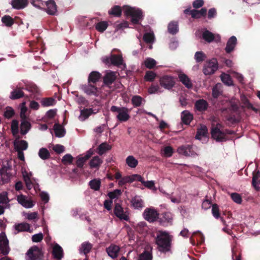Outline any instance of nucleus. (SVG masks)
Segmentation results:
<instances>
[{"label":"nucleus","mask_w":260,"mask_h":260,"mask_svg":"<svg viewBox=\"0 0 260 260\" xmlns=\"http://www.w3.org/2000/svg\"><path fill=\"white\" fill-rule=\"evenodd\" d=\"M172 237L166 231H159L157 232L156 243L159 251L167 252L170 250Z\"/></svg>","instance_id":"nucleus-1"},{"label":"nucleus","mask_w":260,"mask_h":260,"mask_svg":"<svg viewBox=\"0 0 260 260\" xmlns=\"http://www.w3.org/2000/svg\"><path fill=\"white\" fill-rule=\"evenodd\" d=\"M124 14L127 16H131V21L134 24H138L140 21L143 19L142 11L139 9L125 6L124 7Z\"/></svg>","instance_id":"nucleus-2"},{"label":"nucleus","mask_w":260,"mask_h":260,"mask_svg":"<svg viewBox=\"0 0 260 260\" xmlns=\"http://www.w3.org/2000/svg\"><path fill=\"white\" fill-rule=\"evenodd\" d=\"M220 124H217L216 126L213 127L211 129V134L212 138L217 142H224L227 140L226 135H233L234 131L226 129L222 131L218 127Z\"/></svg>","instance_id":"nucleus-3"},{"label":"nucleus","mask_w":260,"mask_h":260,"mask_svg":"<svg viewBox=\"0 0 260 260\" xmlns=\"http://www.w3.org/2000/svg\"><path fill=\"white\" fill-rule=\"evenodd\" d=\"M110 110L112 112H117L118 113L116 118L120 122L127 121L130 118L129 110L126 107H118L116 106H112Z\"/></svg>","instance_id":"nucleus-4"},{"label":"nucleus","mask_w":260,"mask_h":260,"mask_svg":"<svg viewBox=\"0 0 260 260\" xmlns=\"http://www.w3.org/2000/svg\"><path fill=\"white\" fill-rule=\"evenodd\" d=\"M12 170V166L7 161L6 164H3L0 169V184L3 185L8 183L12 177L10 171Z\"/></svg>","instance_id":"nucleus-5"},{"label":"nucleus","mask_w":260,"mask_h":260,"mask_svg":"<svg viewBox=\"0 0 260 260\" xmlns=\"http://www.w3.org/2000/svg\"><path fill=\"white\" fill-rule=\"evenodd\" d=\"M218 68V61L216 58H213L205 64L203 72L206 75H210L213 74Z\"/></svg>","instance_id":"nucleus-6"},{"label":"nucleus","mask_w":260,"mask_h":260,"mask_svg":"<svg viewBox=\"0 0 260 260\" xmlns=\"http://www.w3.org/2000/svg\"><path fill=\"white\" fill-rule=\"evenodd\" d=\"M43 256L41 250L34 246L29 249L26 254V260H41Z\"/></svg>","instance_id":"nucleus-7"},{"label":"nucleus","mask_w":260,"mask_h":260,"mask_svg":"<svg viewBox=\"0 0 260 260\" xmlns=\"http://www.w3.org/2000/svg\"><path fill=\"white\" fill-rule=\"evenodd\" d=\"M159 83L161 87L166 89L170 90L174 86L175 81L173 77L164 75L160 78Z\"/></svg>","instance_id":"nucleus-8"},{"label":"nucleus","mask_w":260,"mask_h":260,"mask_svg":"<svg viewBox=\"0 0 260 260\" xmlns=\"http://www.w3.org/2000/svg\"><path fill=\"white\" fill-rule=\"evenodd\" d=\"M177 152L186 157H194L197 155L191 145H184L177 148Z\"/></svg>","instance_id":"nucleus-9"},{"label":"nucleus","mask_w":260,"mask_h":260,"mask_svg":"<svg viewBox=\"0 0 260 260\" xmlns=\"http://www.w3.org/2000/svg\"><path fill=\"white\" fill-rule=\"evenodd\" d=\"M144 219L150 222L155 221L158 217L157 211L153 208H146L143 212Z\"/></svg>","instance_id":"nucleus-10"},{"label":"nucleus","mask_w":260,"mask_h":260,"mask_svg":"<svg viewBox=\"0 0 260 260\" xmlns=\"http://www.w3.org/2000/svg\"><path fill=\"white\" fill-rule=\"evenodd\" d=\"M122 57L120 55L111 54L110 57H106L103 62L106 64L111 63L114 66H119L122 64Z\"/></svg>","instance_id":"nucleus-11"},{"label":"nucleus","mask_w":260,"mask_h":260,"mask_svg":"<svg viewBox=\"0 0 260 260\" xmlns=\"http://www.w3.org/2000/svg\"><path fill=\"white\" fill-rule=\"evenodd\" d=\"M9 251L8 240L4 233L0 234V253L7 254Z\"/></svg>","instance_id":"nucleus-12"},{"label":"nucleus","mask_w":260,"mask_h":260,"mask_svg":"<svg viewBox=\"0 0 260 260\" xmlns=\"http://www.w3.org/2000/svg\"><path fill=\"white\" fill-rule=\"evenodd\" d=\"M141 179V176L138 174H134L131 176H126L122 177L118 180V184L119 186H123L126 183H131L136 180Z\"/></svg>","instance_id":"nucleus-13"},{"label":"nucleus","mask_w":260,"mask_h":260,"mask_svg":"<svg viewBox=\"0 0 260 260\" xmlns=\"http://www.w3.org/2000/svg\"><path fill=\"white\" fill-rule=\"evenodd\" d=\"M44 5L46 6V12L51 15H55L57 13V5L54 0H49L45 2Z\"/></svg>","instance_id":"nucleus-14"},{"label":"nucleus","mask_w":260,"mask_h":260,"mask_svg":"<svg viewBox=\"0 0 260 260\" xmlns=\"http://www.w3.org/2000/svg\"><path fill=\"white\" fill-rule=\"evenodd\" d=\"M81 89L89 95L98 96V87L95 85L91 84V83L82 85Z\"/></svg>","instance_id":"nucleus-15"},{"label":"nucleus","mask_w":260,"mask_h":260,"mask_svg":"<svg viewBox=\"0 0 260 260\" xmlns=\"http://www.w3.org/2000/svg\"><path fill=\"white\" fill-rule=\"evenodd\" d=\"M17 201L22 206L26 208H32L34 204L28 196H17Z\"/></svg>","instance_id":"nucleus-16"},{"label":"nucleus","mask_w":260,"mask_h":260,"mask_svg":"<svg viewBox=\"0 0 260 260\" xmlns=\"http://www.w3.org/2000/svg\"><path fill=\"white\" fill-rule=\"evenodd\" d=\"M217 40H216L215 35L207 29H206L202 34L203 39L208 43H211L214 41L217 42L220 40V38L219 35H217Z\"/></svg>","instance_id":"nucleus-17"},{"label":"nucleus","mask_w":260,"mask_h":260,"mask_svg":"<svg viewBox=\"0 0 260 260\" xmlns=\"http://www.w3.org/2000/svg\"><path fill=\"white\" fill-rule=\"evenodd\" d=\"M115 215L121 219L128 220V216L126 212H124L122 207L119 204H116L114 208Z\"/></svg>","instance_id":"nucleus-18"},{"label":"nucleus","mask_w":260,"mask_h":260,"mask_svg":"<svg viewBox=\"0 0 260 260\" xmlns=\"http://www.w3.org/2000/svg\"><path fill=\"white\" fill-rule=\"evenodd\" d=\"M237 42V40L235 36H233L229 38L225 48V51L227 53H230L234 50Z\"/></svg>","instance_id":"nucleus-19"},{"label":"nucleus","mask_w":260,"mask_h":260,"mask_svg":"<svg viewBox=\"0 0 260 260\" xmlns=\"http://www.w3.org/2000/svg\"><path fill=\"white\" fill-rule=\"evenodd\" d=\"M194 107L197 111L199 112H204L207 110L209 104L206 100L200 99L196 102Z\"/></svg>","instance_id":"nucleus-20"},{"label":"nucleus","mask_w":260,"mask_h":260,"mask_svg":"<svg viewBox=\"0 0 260 260\" xmlns=\"http://www.w3.org/2000/svg\"><path fill=\"white\" fill-rule=\"evenodd\" d=\"M120 248L118 246L115 244H111L106 249V251L108 255L112 258H115L118 256Z\"/></svg>","instance_id":"nucleus-21"},{"label":"nucleus","mask_w":260,"mask_h":260,"mask_svg":"<svg viewBox=\"0 0 260 260\" xmlns=\"http://www.w3.org/2000/svg\"><path fill=\"white\" fill-rule=\"evenodd\" d=\"M22 88L17 87L11 91L10 98L13 100L19 99L24 96Z\"/></svg>","instance_id":"nucleus-22"},{"label":"nucleus","mask_w":260,"mask_h":260,"mask_svg":"<svg viewBox=\"0 0 260 260\" xmlns=\"http://www.w3.org/2000/svg\"><path fill=\"white\" fill-rule=\"evenodd\" d=\"M28 4V0H12V7L17 10L24 9Z\"/></svg>","instance_id":"nucleus-23"},{"label":"nucleus","mask_w":260,"mask_h":260,"mask_svg":"<svg viewBox=\"0 0 260 260\" xmlns=\"http://www.w3.org/2000/svg\"><path fill=\"white\" fill-rule=\"evenodd\" d=\"M52 249V254L54 257L57 260H61L63 255L62 248L58 244H55L53 246Z\"/></svg>","instance_id":"nucleus-24"},{"label":"nucleus","mask_w":260,"mask_h":260,"mask_svg":"<svg viewBox=\"0 0 260 260\" xmlns=\"http://www.w3.org/2000/svg\"><path fill=\"white\" fill-rule=\"evenodd\" d=\"M179 81L188 89L192 87V84L188 77L184 73H181L178 75Z\"/></svg>","instance_id":"nucleus-25"},{"label":"nucleus","mask_w":260,"mask_h":260,"mask_svg":"<svg viewBox=\"0 0 260 260\" xmlns=\"http://www.w3.org/2000/svg\"><path fill=\"white\" fill-rule=\"evenodd\" d=\"M102 77V74L97 71L91 72L88 77V83L95 84Z\"/></svg>","instance_id":"nucleus-26"},{"label":"nucleus","mask_w":260,"mask_h":260,"mask_svg":"<svg viewBox=\"0 0 260 260\" xmlns=\"http://www.w3.org/2000/svg\"><path fill=\"white\" fill-rule=\"evenodd\" d=\"M14 229L17 231V233L22 232H32L30 230V224L26 222H22L18 224H16L14 225Z\"/></svg>","instance_id":"nucleus-27"},{"label":"nucleus","mask_w":260,"mask_h":260,"mask_svg":"<svg viewBox=\"0 0 260 260\" xmlns=\"http://www.w3.org/2000/svg\"><path fill=\"white\" fill-rule=\"evenodd\" d=\"M116 79L115 74L113 72L107 73L103 78L104 83L107 86L111 85Z\"/></svg>","instance_id":"nucleus-28"},{"label":"nucleus","mask_w":260,"mask_h":260,"mask_svg":"<svg viewBox=\"0 0 260 260\" xmlns=\"http://www.w3.org/2000/svg\"><path fill=\"white\" fill-rule=\"evenodd\" d=\"M192 119L193 115L188 111L185 110L181 113V120L184 124H189Z\"/></svg>","instance_id":"nucleus-29"},{"label":"nucleus","mask_w":260,"mask_h":260,"mask_svg":"<svg viewBox=\"0 0 260 260\" xmlns=\"http://www.w3.org/2000/svg\"><path fill=\"white\" fill-rule=\"evenodd\" d=\"M241 101L242 104L243 105L242 106V108L245 107L248 109H251L252 111L256 113L257 112L258 109L252 106L248 99L245 95H243L241 96Z\"/></svg>","instance_id":"nucleus-30"},{"label":"nucleus","mask_w":260,"mask_h":260,"mask_svg":"<svg viewBox=\"0 0 260 260\" xmlns=\"http://www.w3.org/2000/svg\"><path fill=\"white\" fill-rule=\"evenodd\" d=\"M53 129L56 137L61 138L65 135L66 130L60 124L55 123L54 125Z\"/></svg>","instance_id":"nucleus-31"},{"label":"nucleus","mask_w":260,"mask_h":260,"mask_svg":"<svg viewBox=\"0 0 260 260\" xmlns=\"http://www.w3.org/2000/svg\"><path fill=\"white\" fill-rule=\"evenodd\" d=\"M207 14V9L202 8L200 10H191V17L194 19H199L201 17H204Z\"/></svg>","instance_id":"nucleus-32"},{"label":"nucleus","mask_w":260,"mask_h":260,"mask_svg":"<svg viewBox=\"0 0 260 260\" xmlns=\"http://www.w3.org/2000/svg\"><path fill=\"white\" fill-rule=\"evenodd\" d=\"M31 128V124L29 122L23 119L20 124V133L24 135L26 134Z\"/></svg>","instance_id":"nucleus-33"},{"label":"nucleus","mask_w":260,"mask_h":260,"mask_svg":"<svg viewBox=\"0 0 260 260\" xmlns=\"http://www.w3.org/2000/svg\"><path fill=\"white\" fill-rule=\"evenodd\" d=\"M207 134L208 129L207 126L204 125H201L200 127L197 130L195 138L196 139L201 140L202 137H206Z\"/></svg>","instance_id":"nucleus-34"},{"label":"nucleus","mask_w":260,"mask_h":260,"mask_svg":"<svg viewBox=\"0 0 260 260\" xmlns=\"http://www.w3.org/2000/svg\"><path fill=\"white\" fill-rule=\"evenodd\" d=\"M132 206L136 209H141L144 207L143 201L139 197L135 196L131 200Z\"/></svg>","instance_id":"nucleus-35"},{"label":"nucleus","mask_w":260,"mask_h":260,"mask_svg":"<svg viewBox=\"0 0 260 260\" xmlns=\"http://www.w3.org/2000/svg\"><path fill=\"white\" fill-rule=\"evenodd\" d=\"M14 146L16 150H25L28 148L27 142L23 140L14 142Z\"/></svg>","instance_id":"nucleus-36"},{"label":"nucleus","mask_w":260,"mask_h":260,"mask_svg":"<svg viewBox=\"0 0 260 260\" xmlns=\"http://www.w3.org/2000/svg\"><path fill=\"white\" fill-rule=\"evenodd\" d=\"M145 102V100L140 95H134L131 99V102L134 107H140L143 103Z\"/></svg>","instance_id":"nucleus-37"},{"label":"nucleus","mask_w":260,"mask_h":260,"mask_svg":"<svg viewBox=\"0 0 260 260\" xmlns=\"http://www.w3.org/2000/svg\"><path fill=\"white\" fill-rule=\"evenodd\" d=\"M122 10L121 7L115 5L113 6L109 11L108 14L116 17H120L121 15Z\"/></svg>","instance_id":"nucleus-38"},{"label":"nucleus","mask_w":260,"mask_h":260,"mask_svg":"<svg viewBox=\"0 0 260 260\" xmlns=\"http://www.w3.org/2000/svg\"><path fill=\"white\" fill-rule=\"evenodd\" d=\"M168 32L172 34L175 35L178 31V22L176 21H172L168 24Z\"/></svg>","instance_id":"nucleus-39"},{"label":"nucleus","mask_w":260,"mask_h":260,"mask_svg":"<svg viewBox=\"0 0 260 260\" xmlns=\"http://www.w3.org/2000/svg\"><path fill=\"white\" fill-rule=\"evenodd\" d=\"M11 130L12 135L16 136L19 133V121L16 119H14L11 122Z\"/></svg>","instance_id":"nucleus-40"},{"label":"nucleus","mask_w":260,"mask_h":260,"mask_svg":"<svg viewBox=\"0 0 260 260\" xmlns=\"http://www.w3.org/2000/svg\"><path fill=\"white\" fill-rule=\"evenodd\" d=\"M102 160L98 156H94L90 161L89 166L91 168H96L102 164Z\"/></svg>","instance_id":"nucleus-41"},{"label":"nucleus","mask_w":260,"mask_h":260,"mask_svg":"<svg viewBox=\"0 0 260 260\" xmlns=\"http://www.w3.org/2000/svg\"><path fill=\"white\" fill-rule=\"evenodd\" d=\"M39 157L43 160H46L50 157V154L47 149L41 148L38 153Z\"/></svg>","instance_id":"nucleus-42"},{"label":"nucleus","mask_w":260,"mask_h":260,"mask_svg":"<svg viewBox=\"0 0 260 260\" xmlns=\"http://www.w3.org/2000/svg\"><path fill=\"white\" fill-rule=\"evenodd\" d=\"M40 103L43 107H48L54 105L55 101L52 98H45L42 99Z\"/></svg>","instance_id":"nucleus-43"},{"label":"nucleus","mask_w":260,"mask_h":260,"mask_svg":"<svg viewBox=\"0 0 260 260\" xmlns=\"http://www.w3.org/2000/svg\"><path fill=\"white\" fill-rule=\"evenodd\" d=\"M136 181H139L141 182L144 185V186H145V187H147L150 189L153 190H156V188L154 185V182L153 181H144L143 177H142V176L141 179H140L139 180H136Z\"/></svg>","instance_id":"nucleus-44"},{"label":"nucleus","mask_w":260,"mask_h":260,"mask_svg":"<svg viewBox=\"0 0 260 260\" xmlns=\"http://www.w3.org/2000/svg\"><path fill=\"white\" fill-rule=\"evenodd\" d=\"M111 147L107 142L102 143L98 147V153L102 155L107 151L110 150Z\"/></svg>","instance_id":"nucleus-45"},{"label":"nucleus","mask_w":260,"mask_h":260,"mask_svg":"<svg viewBox=\"0 0 260 260\" xmlns=\"http://www.w3.org/2000/svg\"><path fill=\"white\" fill-rule=\"evenodd\" d=\"M126 163L129 167L134 168L138 165V161L133 156L129 155L126 159Z\"/></svg>","instance_id":"nucleus-46"},{"label":"nucleus","mask_w":260,"mask_h":260,"mask_svg":"<svg viewBox=\"0 0 260 260\" xmlns=\"http://www.w3.org/2000/svg\"><path fill=\"white\" fill-rule=\"evenodd\" d=\"M2 22L7 27H11L14 23V19L9 15H5L2 18Z\"/></svg>","instance_id":"nucleus-47"},{"label":"nucleus","mask_w":260,"mask_h":260,"mask_svg":"<svg viewBox=\"0 0 260 260\" xmlns=\"http://www.w3.org/2000/svg\"><path fill=\"white\" fill-rule=\"evenodd\" d=\"M221 79L223 83L228 86H231L233 84L231 77L229 75L223 73L221 75Z\"/></svg>","instance_id":"nucleus-48"},{"label":"nucleus","mask_w":260,"mask_h":260,"mask_svg":"<svg viewBox=\"0 0 260 260\" xmlns=\"http://www.w3.org/2000/svg\"><path fill=\"white\" fill-rule=\"evenodd\" d=\"M15 112L11 107H7L4 113V116L7 119H10L15 115Z\"/></svg>","instance_id":"nucleus-49"},{"label":"nucleus","mask_w":260,"mask_h":260,"mask_svg":"<svg viewBox=\"0 0 260 260\" xmlns=\"http://www.w3.org/2000/svg\"><path fill=\"white\" fill-rule=\"evenodd\" d=\"M108 23L106 21H101L95 25V29L99 32H104L108 27Z\"/></svg>","instance_id":"nucleus-50"},{"label":"nucleus","mask_w":260,"mask_h":260,"mask_svg":"<svg viewBox=\"0 0 260 260\" xmlns=\"http://www.w3.org/2000/svg\"><path fill=\"white\" fill-rule=\"evenodd\" d=\"M94 113L92 109H84L81 110L80 117H83V120H85L89 117L92 114Z\"/></svg>","instance_id":"nucleus-51"},{"label":"nucleus","mask_w":260,"mask_h":260,"mask_svg":"<svg viewBox=\"0 0 260 260\" xmlns=\"http://www.w3.org/2000/svg\"><path fill=\"white\" fill-rule=\"evenodd\" d=\"M92 246L88 242H84L81 245L80 250L81 252L86 254L88 253L91 249Z\"/></svg>","instance_id":"nucleus-52"},{"label":"nucleus","mask_w":260,"mask_h":260,"mask_svg":"<svg viewBox=\"0 0 260 260\" xmlns=\"http://www.w3.org/2000/svg\"><path fill=\"white\" fill-rule=\"evenodd\" d=\"M22 215L24 216L26 219L29 220H35L38 217V214L37 212L31 213L23 212Z\"/></svg>","instance_id":"nucleus-53"},{"label":"nucleus","mask_w":260,"mask_h":260,"mask_svg":"<svg viewBox=\"0 0 260 260\" xmlns=\"http://www.w3.org/2000/svg\"><path fill=\"white\" fill-rule=\"evenodd\" d=\"M144 64L148 69H153L156 64V61L151 58H147L144 61Z\"/></svg>","instance_id":"nucleus-54"},{"label":"nucleus","mask_w":260,"mask_h":260,"mask_svg":"<svg viewBox=\"0 0 260 260\" xmlns=\"http://www.w3.org/2000/svg\"><path fill=\"white\" fill-rule=\"evenodd\" d=\"M206 57V54L201 51L197 52L194 55V58L197 62H202Z\"/></svg>","instance_id":"nucleus-55"},{"label":"nucleus","mask_w":260,"mask_h":260,"mask_svg":"<svg viewBox=\"0 0 260 260\" xmlns=\"http://www.w3.org/2000/svg\"><path fill=\"white\" fill-rule=\"evenodd\" d=\"M156 76V74L153 71H149L146 72L144 79L147 81H153Z\"/></svg>","instance_id":"nucleus-56"},{"label":"nucleus","mask_w":260,"mask_h":260,"mask_svg":"<svg viewBox=\"0 0 260 260\" xmlns=\"http://www.w3.org/2000/svg\"><path fill=\"white\" fill-rule=\"evenodd\" d=\"M73 159V157L70 154H67L63 156L61 161L63 165H67L72 164Z\"/></svg>","instance_id":"nucleus-57"},{"label":"nucleus","mask_w":260,"mask_h":260,"mask_svg":"<svg viewBox=\"0 0 260 260\" xmlns=\"http://www.w3.org/2000/svg\"><path fill=\"white\" fill-rule=\"evenodd\" d=\"M89 185L91 188L98 190L99 189L101 185V181L100 180L93 179L89 182Z\"/></svg>","instance_id":"nucleus-58"},{"label":"nucleus","mask_w":260,"mask_h":260,"mask_svg":"<svg viewBox=\"0 0 260 260\" xmlns=\"http://www.w3.org/2000/svg\"><path fill=\"white\" fill-rule=\"evenodd\" d=\"M143 40L146 43H151L154 40V35L149 32L145 33L143 36Z\"/></svg>","instance_id":"nucleus-59"},{"label":"nucleus","mask_w":260,"mask_h":260,"mask_svg":"<svg viewBox=\"0 0 260 260\" xmlns=\"http://www.w3.org/2000/svg\"><path fill=\"white\" fill-rule=\"evenodd\" d=\"M152 255L148 252L145 251L140 255L138 260H152Z\"/></svg>","instance_id":"nucleus-60"},{"label":"nucleus","mask_w":260,"mask_h":260,"mask_svg":"<svg viewBox=\"0 0 260 260\" xmlns=\"http://www.w3.org/2000/svg\"><path fill=\"white\" fill-rule=\"evenodd\" d=\"M212 213L215 218L220 217L219 210L218 206L216 204H213L212 207Z\"/></svg>","instance_id":"nucleus-61"},{"label":"nucleus","mask_w":260,"mask_h":260,"mask_svg":"<svg viewBox=\"0 0 260 260\" xmlns=\"http://www.w3.org/2000/svg\"><path fill=\"white\" fill-rule=\"evenodd\" d=\"M53 150L58 154H60L64 151V147L63 145L57 144L53 146Z\"/></svg>","instance_id":"nucleus-62"},{"label":"nucleus","mask_w":260,"mask_h":260,"mask_svg":"<svg viewBox=\"0 0 260 260\" xmlns=\"http://www.w3.org/2000/svg\"><path fill=\"white\" fill-rule=\"evenodd\" d=\"M164 155L167 157H170L173 153V148L171 146H166L164 149Z\"/></svg>","instance_id":"nucleus-63"},{"label":"nucleus","mask_w":260,"mask_h":260,"mask_svg":"<svg viewBox=\"0 0 260 260\" xmlns=\"http://www.w3.org/2000/svg\"><path fill=\"white\" fill-rule=\"evenodd\" d=\"M256 181H260V172L259 171H255L252 174V181L255 183Z\"/></svg>","instance_id":"nucleus-64"}]
</instances>
